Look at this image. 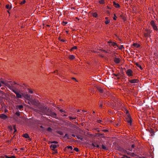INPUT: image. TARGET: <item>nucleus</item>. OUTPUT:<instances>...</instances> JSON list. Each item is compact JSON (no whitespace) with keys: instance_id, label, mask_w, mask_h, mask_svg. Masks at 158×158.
<instances>
[{"instance_id":"46","label":"nucleus","mask_w":158,"mask_h":158,"mask_svg":"<svg viewBox=\"0 0 158 158\" xmlns=\"http://www.w3.org/2000/svg\"><path fill=\"white\" fill-rule=\"evenodd\" d=\"M8 128L9 129H10L11 131H12L13 130V129H12V127L10 126H9L8 127Z\"/></svg>"},{"instance_id":"20","label":"nucleus","mask_w":158,"mask_h":158,"mask_svg":"<svg viewBox=\"0 0 158 158\" xmlns=\"http://www.w3.org/2000/svg\"><path fill=\"white\" fill-rule=\"evenodd\" d=\"M133 45L134 47H136L137 48H138L140 47V45L136 43H134Z\"/></svg>"},{"instance_id":"50","label":"nucleus","mask_w":158,"mask_h":158,"mask_svg":"<svg viewBox=\"0 0 158 158\" xmlns=\"http://www.w3.org/2000/svg\"><path fill=\"white\" fill-rule=\"evenodd\" d=\"M1 83H2V84H4V81H1V82H0V87H1L2 86V85L1 84Z\"/></svg>"},{"instance_id":"28","label":"nucleus","mask_w":158,"mask_h":158,"mask_svg":"<svg viewBox=\"0 0 158 158\" xmlns=\"http://www.w3.org/2000/svg\"><path fill=\"white\" fill-rule=\"evenodd\" d=\"M75 58L74 56L71 55L69 56V58L71 60H73Z\"/></svg>"},{"instance_id":"33","label":"nucleus","mask_w":158,"mask_h":158,"mask_svg":"<svg viewBox=\"0 0 158 158\" xmlns=\"http://www.w3.org/2000/svg\"><path fill=\"white\" fill-rule=\"evenodd\" d=\"M151 24L152 26L155 25V22L153 20L151 22Z\"/></svg>"},{"instance_id":"14","label":"nucleus","mask_w":158,"mask_h":158,"mask_svg":"<svg viewBox=\"0 0 158 158\" xmlns=\"http://www.w3.org/2000/svg\"><path fill=\"white\" fill-rule=\"evenodd\" d=\"M15 94H16V97H17L18 98H22V96L18 92L16 93Z\"/></svg>"},{"instance_id":"16","label":"nucleus","mask_w":158,"mask_h":158,"mask_svg":"<svg viewBox=\"0 0 158 158\" xmlns=\"http://www.w3.org/2000/svg\"><path fill=\"white\" fill-rule=\"evenodd\" d=\"M98 135V136L100 137L105 138V137L104 135L103 134L98 133L97 134Z\"/></svg>"},{"instance_id":"7","label":"nucleus","mask_w":158,"mask_h":158,"mask_svg":"<svg viewBox=\"0 0 158 158\" xmlns=\"http://www.w3.org/2000/svg\"><path fill=\"white\" fill-rule=\"evenodd\" d=\"M129 81L131 83H134L138 82L139 80L137 79L129 80Z\"/></svg>"},{"instance_id":"13","label":"nucleus","mask_w":158,"mask_h":158,"mask_svg":"<svg viewBox=\"0 0 158 158\" xmlns=\"http://www.w3.org/2000/svg\"><path fill=\"white\" fill-rule=\"evenodd\" d=\"M102 148L103 149H104L105 150H108V147L105 146L103 144H102Z\"/></svg>"},{"instance_id":"49","label":"nucleus","mask_w":158,"mask_h":158,"mask_svg":"<svg viewBox=\"0 0 158 158\" xmlns=\"http://www.w3.org/2000/svg\"><path fill=\"white\" fill-rule=\"evenodd\" d=\"M76 137H77V138L78 139H81V140H82V139L80 137H79L78 136H76Z\"/></svg>"},{"instance_id":"29","label":"nucleus","mask_w":158,"mask_h":158,"mask_svg":"<svg viewBox=\"0 0 158 158\" xmlns=\"http://www.w3.org/2000/svg\"><path fill=\"white\" fill-rule=\"evenodd\" d=\"M99 2L101 4H103L104 3V0H100L99 1Z\"/></svg>"},{"instance_id":"57","label":"nucleus","mask_w":158,"mask_h":158,"mask_svg":"<svg viewBox=\"0 0 158 158\" xmlns=\"http://www.w3.org/2000/svg\"><path fill=\"white\" fill-rule=\"evenodd\" d=\"M11 158H16L15 156H11Z\"/></svg>"},{"instance_id":"1","label":"nucleus","mask_w":158,"mask_h":158,"mask_svg":"<svg viewBox=\"0 0 158 158\" xmlns=\"http://www.w3.org/2000/svg\"><path fill=\"white\" fill-rule=\"evenodd\" d=\"M30 103L38 109L33 108L30 106V109H33L35 111L39 112L41 114L50 116L51 117L56 118L57 114L56 113L52 111L51 110L46 106H42L39 103V102L36 100H33L30 98Z\"/></svg>"},{"instance_id":"11","label":"nucleus","mask_w":158,"mask_h":158,"mask_svg":"<svg viewBox=\"0 0 158 158\" xmlns=\"http://www.w3.org/2000/svg\"><path fill=\"white\" fill-rule=\"evenodd\" d=\"M108 43L110 44L111 45V46H117V44L116 43H114V42H112L111 41H109V42H108Z\"/></svg>"},{"instance_id":"58","label":"nucleus","mask_w":158,"mask_h":158,"mask_svg":"<svg viewBox=\"0 0 158 158\" xmlns=\"http://www.w3.org/2000/svg\"><path fill=\"white\" fill-rule=\"evenodd\" d=\"M13 128L14 129H16V127H15V125H14L13 126Z\"/></svg>"},{"instance_id":"60","label":"nucleus","mask_w":158,"mask_h":158,"mask_svg":"<svg viewBox=\"0 0 158 158\" xmlns=\"http://www.w3.org/2000/svg\"><path fill=\"white\" fill-rule=\"evenodd\" d=\"M72 136L73 137H76V136L75 135H74V134H72Z\"/></svg>"},{"instance_id":"17","label":"nucleus","mask_w":158,"mask_h":158,"mask_svg":"<svg viewBox=\"0 0 158 158\" xmlns=\"http://www.w3.org/2000/svg\"><path fill=\"white\" fill-rule=\"evenodd\" d=\"M23 136L26 138H29V137L27 133H25L23 135Z\"/></svg>"},{"instance_id":"55","label":"nucleus","mask_w":158,"mask_h":158,"mask_svg":"<svg viewBox=\"0 0 158 158\" xmlns=\"http://www.w3.org/2000/svg\"><path fill=\"white\" fill-rule=\"evenodd\" d=\"M113 75L114 76H116V77H117V76H118V74H116L114 73V74H113Z\"/></svg>"},{"instance_id":"35","label":"nucleus","mask_w":158,"mask_h":158,"mask_svg":"<svg viewBox=\"0 0 158 158\" xmlns=\"http://www.w3.org/2000/svg\"><path fill=\"white\" fill-rule=\"evenodd\" d=\"M121 17L122 18L123 20L124 21H125L126 20V17L125 16H123L122 15H121Z\"/></svg>"},{"instance_id":"4","label":"nucleus","mask_w":158,"mask_h":158,"mask_svg":"<svg viewBox=\"0 0 158 158\" xmlns=\"http://www.w3.org/2000/svg\"><path fill=\"white\" fill-rule=\"evenodd\" d=\"M132 71L130 69H128L127 70V71L126 72V74L128 75L129 76H132Z\"/></svg>"},{"instance_id":"30","label":"nucleus","mask_w":158,"mask_h":158,"mask_svg":"<svg viewBox=\"0 0 158 158\" xmlns=\"http://www.w3.org/2000/svg\"><path fill=\"white\" fill-rule=\"evenodd\" d=\"M65 148H68V149H70L71 150H72L73 149V147L72 146H68L66 147Z\"/></svg>"},{"instance_id":"53","label":"nucleus","mask_w":158,"mask_h":158,"mask_svg":"<svg viewBox=\"0 0 158 158\" xmlns=\"http://www.w3.org/2000/svg\"><path fill=\"white\" fill-rule=\"evenodd\" d=\"M116 16L114 14V16L113 17V19L114 20H115L116 19Z\"/></svg>"},{"instance_id":"5","label":"nucleus","mask_w":158,"mask_h":158,"mask_svg":"<svg viewBox=\"0 0 158 158\" xmlns=\"http://www.w3.org/2000/svg\"><path fill=\"white\" fill-rule=\"evenodd\" d=\"M59 145H56L55 144H52L50 145V147L52 149V150L54 151H55V149Z\"/></svg>"},{"instance_id":"51","label":"nucleus","mask_w":158,"mask_h":158,"mask_svg":"<svg viewBox=\"0 0 158 158\" xmlns=\"http://www.w3.org/2000/svg\"><path fill=\"white\" fill-rule=\"evenodd\" d=\"M60 112H61V113H62V112H65L64 111V110H63L62 109H60Z\"/></svg>"},{"instance_id":"56","label":"nucleus","mask_w":158,"mask_h":158,"mask_svg":"<svg viewBox=\"0 0 158 158\" xmlns=\"http://www.w3.org/2000/svg\"><path fill=\"white\" fill-rule=\"evenodd\" d=\"M135 147V145L134 144H132V145H131V147L132 148H134Z\"/></svg>"},{"instance_id":"8","label":"nucleus","mask_w":158,"mask_h":158,"mask_svg":"<svg viewBox=\"0 0 158 158\" xmlns=\"http://www.w3.org/2000/svg\"><path fill=\"white\" fill-rule=\"evenodd\" d=\"M116 148L118 150L123 152V151H124V149L122 148L119 145H117L116 146Z\"/></svg>"},{"instance_id":"47","label":"nucleus","mask_w":158,"mask_h":158,"mask_svg":"<svg viewBox=\"0 0 158 158\" xmlns=\"http://www.w3.org/2000/svg\"><path fill=\"white\" fill-rule=\"evenodd\" d=\"M4 157H5L6 158H11V157H9L7 155H5L3 157V158H4Z\"/></svg>"},{"instance_id":"64","label":"nucleus","mask_w":158,"mask_h":158,"mask_svg":"<svg viewBox=\"0 0 158 158\" xmlns=\"http://www.w3.org/2000/svg\"><path fill=\"white\" fill-rule=\"evenodd\" d=\"M61 41H62V42H63L65 41V40H63V39H62V40H61Z\"/></svg>"},{"instance_id":"48","label":"nucleus","mask_w":158,"mask_h":158,"mask_svg":"<svg viewBox=\"0 0 158 158\" xmlns=\"http://www.w3.org/2000/svg\"><path fill=\"white\" fill-rule=\"evenodd\" d=\"M129 155H130L131 156H134V155H135L133 153H131L130 152Z\"/></svg>"},{"instance_id":"2","label":"nucleus","mask_w":158,"mask_h":158,"mask_svg":"<svg viewBox=\"0 0 158 158\" xmlns=\"http://www.w3.org/2000/svg\"><path fill=\"white\" fill-rule=\"evenodd\" d=\"M6 85L10 89H11L12 88L14 87L13 86V83L11 81H9L7 82L6 84Z\"/></svg>"},{"instance_id":"27","label":"nucleus","mask_w":158,"mask_h":158,"mask_svg":"<svg viewBox=\"0 0 158 158\" xmlns=\"http://www.w3.org/2000/svg\"><path fill=\"white\" fill-rule=\"evenodd\" d=\"M57 132L58 134L60 135H63V132L61 131H57Z\"/></svg>"},{"instance_id":"15","label":"nucleus","mask_w":158,"mask_h":158,"mask_svg":"<svg viewBox=\"0 0 158 158\" xmlns=\"http://www.w3.org/2000/svg\"><path fill=\"white\" fill-rule=\"evenodd\" d=\"M136 65L141 70L143 69V68L138 63L136 62L135 63Z\"/></svg>"},{"instance_id":"54","label":"nucleus","mask_w":158,"mask_h":158,"mask_svg":"<svg viewBox=\"0 0 158 158\" xmlns=\"http://www.w3.org/2000/svg\"><path fill=\"white\" fill-rule=\"evenodd\" d=\"M98 122L99 123H101V122H102V121L101 120H98Z\"/></svg>"},{"instance_id":"23","label":"nucleus","mask_w":158,"mask_h":158,"mask_svg":"<svg viewBox=\"0 0 158 158\" xmlns=\"http://www.w3.org/2000/svg\"><path fill=\"white\" fill-rule=\"evenodd\" d=\"M92 146L94 148V147H96V148H100V146H99V144H98L96 146H95V145H94V144H92Z\"/></svg>"},{"instance_id":"37","label":"nucleus","mask_w":158,"mask_h":158,"mask_svg":"<svg viewBox=\"0 0 158 158\" xmlns=\"http://www.w3.org/2000/svg\"><path fill=\"white\" fill-rule=\"evenodd\" d=\"M150 132L151 133V134H152V133H154V131L153 130V129H151L150 130Z\"/></svg>"},{"instance_id":"19","label":"nucleus","mask_w":158,"mask_h":158,"mask_svg":"<svg viewBox=\"0 0 158 158\" xmlns=\"http://www.w3.org/2000/svg\"><path fill=\"white\" fill-rule=\"evenodd\" d=\"M92 15L93 17L97 18L98 17V15L97 13H92Z\"/></svg>"},{"instance_id":"41","label":"nucleus","mask_w":158,"mask_h":158,"mask_svg":"<svg viewBox=\"0 0 158 158\" xmlns=\"http://www.w3.org/2000/svg\"><path fill=\"white\" fill-rule=\"evenodd\" d=\"M110 21L109 20H107L105 21V23L106 24H107L110 23Z\"/></svg>"},{"instance_id":"3","label":"nucleus","mask_w":158,"mask_h":158,"mask_svg":"<svg viewBox=\"0 0 158 158\" xmlns=\"http://www.w3.org/2000/svg\"><path fill=\"white\" fill-rule=\"evenodd\" d=\"M125 121L128 123H130L131 125L132 121L131 118L130 116H128L126 118Z\"/></svg>"},{"instance_id":"59","label":"nucleus","mask_w":158,"mask_h":158,"mask_svg":"<svg viewBox=\"0 0 158 158\" xmlns=\"http://www.w3.org/2000/svg\"><path fill=\"white\" fill-rule=\"evenodd\" d=\"M124 157H126V158H128V156H126V155H124L123 156Z\"/></svg>"},{"instance_id":"6","label":"nucleus","mask_w":158,"mask_h":158,"mask_svg":"<svg viewBox=\"0 0 158 158\" xmlns=\"http://www.w3.org/2000/svg\"><path fill=\"white\" fill-rule=\"evenodd\" d=\"M114 61L116 63V64H118L119 63L120 60L119 58H117V57H114Z\"/></svg>"},{"instance_id":"63","label":"nucleus","mask_w":158,"mask_h":158,"mask_svg":"<svg viewBox=\"0 0 158 158\" xmlns=\"http://www.w3.org/2000/svg\"><path fill=\"white\" fill-rule=\"evenodd\" d=\"M72 79L73 80H75V81H77L76 79L74 77H72Z\"/></svg>"},{"instance_id":"38","label":"nucleus","mask_w":158,"mask_h":158,"mask_svg":"<svg viewBox=\"0 0 158 158\" xmlns=\"http://www.w3.org/2000/svg\"><path fill=\"white\" fill-rule=\"evenodd\" d=\"M68 23L67 22H65L64 21L63 22L62 24L64 26H65L66 25V24Z\"/></svg>"},{"instance_id":"21","label":"nucleus","mask_w":158,"mask_h":158,"mask_svg":"<svg viewBox=\"0 0 158 158\" xmlns=\"http://www.w3.org/2000/svg\"><path fill=\"white\" fill-rule=\"evenodd\" d=\"M99 105L100 108H103V104L102 102H99Z\"/></svg>"},{"instance_id":"52","label":"nucleus","mask_w":158,"mask_h":158,"mask_svg":"<svg viewBox=\"0 0 158 158\" xmlns=\"http://www.w3.org/2000/svg\"><path fill=\"white\" fill-rule=\"evenodd\" d=\"M123 48V45H121L120 46V47L119 48V49H122Z\"/></svg>"},{"instance_id":"39","label":"nucleus","mask_w":158,"mask_h":158,"mask_svg":"<svg viewBox=\"0 0 158 158\" xmlns=\"http://www.w3.org/2000/svg\"><path fill=\"white\" fill-rule=\"evenodd\" d=\"M14 87H13L12 88V89L11 90H12L13 91L15 94L17 92V91H16L14 89Z\"/></svg>"},{"instance_id":"31","label":"nucleus","mask_w":158,"mask_h":158,"mask_svg":"<svg viewBox=\"0 0 158 158\" xmlns=\"http://www.w3.org/2000/svg\"><path fill=\"white\" fill-rule=\"evenodd\" d=\"M15 114L18 116H19L20 115V112L19 111L15 113Z\"/></svg>"},{"instance_id":"24","label":"nucleus","mask_w":158,"mask_h":158,"mask_svg":"<svg viewBox=\"0 0 158 158\" xmlns=\"http://www.w3.org/2000/svg\"><path fill=\"white\" fill-rule=\"evenodd\" d=\"M152 27L154 30H157V26L155 25L154 26H152Z\"/></svg>"},{"instance_id":"10","label":"nucleus","mask_w":158,"mask_h":158,"mask_svg":"<svg viewBox=\"0 0 158 158\" xmlns=\"http://www.w3.org/2000/svg\"><path fill=\"white\" fill-rule=\"evenodd\" d=\"M113 5L116 8H118L120 7V6L119 4L115 2H113Z\"/></svg>"},{"instance_id":"40","label":"nucleus","mask_w":158,"mask_h":158,"mask_svg":"<svg viewBox=\"0 0 158 158\" xmlns=\"http://www.w3.org/2000/svg\"><path fill=\"white\" fill-rule=\"evenodd\" d=\"M51 143H55V144H57L58 143V142L56 141H53L51 142Z\"/></svg>"},{"instance_id":"61","label":"nucleus","mask_w":158,"mask_h":158,"mask_svg":"<svg viewBox=\"0 0 158 158\" xmlns=\"http://www.w3.org/2000/svg\"><path fill=\"white\" fill-rule=\"evenodd\" d=\"M15 131L14 132V133L15 132H16L17 131V130L16 129H14Z\"/></svg>"},{"instance_id":"12","label":"nucleus","mask_w":158,"mask_h":158,"mask_svg":"<svg viewBox=\"0 0 158 158\" xmlns=\"http://www.w3.org/2000/svg\"><path fill=\"white\" fill-rule=\"evenodd\" d=\"M23 107L22 105H18L16 106V109L18 110H21L23 109Z\"/></svg>"},{"instance_id":"43","label":"nucleus","mask_w":158,"mask_h":158,"mask_svg":"<svg viewBox=\"0 0 158 158\" xmlns=\"http://www.w3.org/2000/svg\"><path fill=\"white\" fill-rule=\"evenodd\" d=\"M25 2L26 1L25 0H23L20 2V4H24L25 3Z\"/></svg>"},{"instance_id":"25","label":"nucleus","mask_w":158,"mask_h":158,"mask_svg":"<svg viewBox=\"0 0 158 158\" xmlns=\"http://www.w3.org/2000/svg\"><path fill=\"white\" fill-rule=\"evenodd\" d=\"M123 153H125V154H127L128 155H129L130 152H129L127 151L126 150H125L124 149V151H123Z\"/></svg>"},{"instance_id":"18","label":"nucleus","mask_w":158,"mask_h":158,"mask_svg":"<svg viewBox=\"0 0 158 158\" xmlns=\"http://www.w3.org/2000/svg\"><path fill=\"white\" fill-rule=\"evenodd\" d=\"M12 6H10L9 4H7L6 6V7L7 9H9V10L11 9Z\"/></svg>"},{"instance_id":"45","label":"nucleus","mask_w":158,"mask_h":158,"mask_svg":"<svg viewBox=\"0 0 158 158\" xmlns=\"http://www.w3.org/2000/svg\"><path fill=\"white\" fill-rule=\"evenodd\" d=\"M77 48L76 46H74L71 48V50H73L74 49H77Z\"/></svg>"},{"instance_id":"34","label":"nucleus","mask_w":158,"mask_h":158,"mask_svg":"<svg viewBox=\"0 0 158 158\" xmlns=\"http://www.w3.org/2000/svg\"><path fill=\"white\" fill-rule=\"evenodd\" d=\"M40 127L41 129V130L42 131H45V129L44 128V127H43L42 126H40Z\"/></svg>"},{"instance_id":"42","label":"nucleus","mask_w":158,"mask_h":158,"mask_svg":"<svg viewBox=\"0 0 158 158\" xmlns=\"http://www.w3.org/2000/svg\"><path fill=\"white\" fill-rule=\"evenodd\" d=\"M69 118L71 120H73V119H76V117L73 118V117H69Z\"/></svg>"},{"instance_id":"26","label":"nucleus","mask_w":158,"mask_h":158,"mask_svg":"<svg viewBox=\"0 0 158 158\" xmlns=\"http://www.w3.org/2000/svg\"><path fill=\"white\" fill-rule=\"evenodd\" d=\"M98 90L101 93H102L103 92V89L100 88H98Z\"/></svg>"},{"instance_id":"62","label":"nucleus","mask_w":158,"mask_h":158,"mask_svg":"<svg viewBox=\"0 0 158 158\" xmlns=\"http://www.w3.org/2000/svg\"><path fill=\"white\" fill-rule=\"evenodd\" d=\"M30 94H32L33 93V91L31 89H30Z\"/></svg>"},{"instance_id":"9","label":"nucleus","mask_w":158,"mask_h":158,"mask_svg":"<svg viewBox=\"0 0 158 158\" xmlns=\"http://www.w3.org/2000/svg\"><path fill=\"white\" fill-rule=\"evenodd\" d=\"M0 118L4 119H6L8 118V117L5 114H2L0 115Z\"/></svg>"},{"instance_id":"36","label":"nucleus","mask_w":158,"mask_h":158,"mask_svg":"<svg viewBox=\"0 0 158 158\" xmlns=\"http://www.w3.org/2000/svg\"><path fill=\"white\" fill-rule=\"evenodd\" d=\"M66 137H67L68 139H69V137L68 135V134H65V135L64 136V138H65Z\"/></svg>"},{"instance_id":"22","label":"nucleus","mask_w":158,"mask_h":158,"mask_svg":"<svg viewBox=\"0 0 158 158\" xmlns=\"http://www.w3.org/2000/svg\"><path fill=\"white\" fill-rule=\"evenodd\" d=\"M47 130L49 132H52V129L51 127H49L47 129Z\"/></svg>"},{"instance_id":"44","label":"nucleus","mask_w":158,"mask_h":158,"mask_svg":"<svg viewBox=\"0 0 158 158\" xmlns=\"http://www.w3.org/2000/svg\"><path fill=\"white\" fill-rule=\"evenodd\" d=\"M74 150L77 152L79 151V149H78V148H74Z\"/></svg>"},{"instance_id":"32","label":"nucleus","mask_w":158,"mask_h":158,"mask_svg":"<svg viewBox=\"0 0 158 158\" xmlns=\"http://www.w3.org/2000/svg\"><path fill=\"white\" fill-rule=\"evenodd\" d=\"M94 144V145L96 146L98 144V143H97V142H93L92 144H91V145L92 146V144Z\"/></svg>"}]
</instances>
